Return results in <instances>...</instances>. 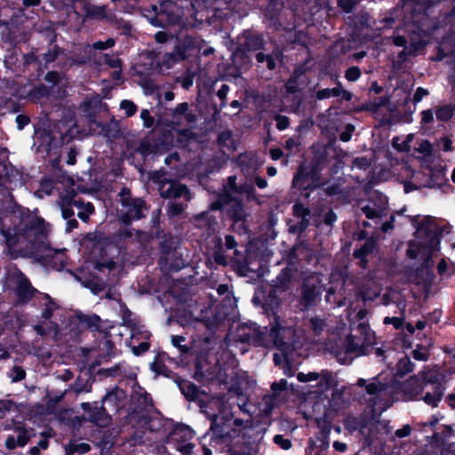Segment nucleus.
<instances>
[{"mask_svg":"<svg viewBox=\"0 0 455 455\" xmlns=\"http://www.w3.org/2000/svg\"><path fill=\"white\" fill-rule=\"evenodd\" d=\"M116 262L111 259L108 260H96L94 263V269L98 270L99 272H104L105 269H108V271H111L116 268Z\"/></svg>","mask_w":455,"mask_h":455,"instance_id":"60","label":"nucleus"},{"mask_svg":"<svg viewBox=\"0 0 455 455\" xmlns=\"http://www.w3.org/2000/svg\"><path fill=\"white\" fill-rule=\"evenodd\" d=\"M91 451L90 444L86 443H76L75 441H70L65 446V455L85 454Z\"/></svg>","mask_w":455,"mask_h":455,"instance_id":"41","label":"nucleus"},{"mask_svg":"<svg viewBox=\"0 0 455 455\" xmlns=\"http://www.w3.org/2000/svg\"><path fill=\"white\" fill-rule=\"evenodd\" d=\"M77 196V192L74 188L66 190V193L60 197V203H65L67 205H74Z\"/></svg>","mask_w":455,"mask_h":455,"instance_id":"61","label":"nucleus"},{"mask_svg":"<svg viewBox=\"0 0 455 455\" xmlns=\"http://www.w3.org/2000/svg\"><path fill=\"white\" fill-rule=\"evenodd\" d=\"M42 37L47 42L48 46H52V44H56L57 41V32L52 27H46L39 31Z\"/></svg>","mask_w":455,"mask_h":455,"instance_id":"52","label":"nucleus"},{"mask_svg":"<svg viewBox=\"0 0 455 455\" xmlns=\"http://www.w3.org/2000/svg\"><path fill=\"white\" fill-rule=\"evenodd\" d=\"M402 390L407 400L422 401L423 397V371L420 377L411 376L402 385Z\"/></svg>","mask_w":455,"mask_h":455,"instance_id":"24","label":"nucleus"},{"mask_svg":"<svg viewBox=\"0 0 455 455\" xmlns=\"http://www.w3.org/2000/svg\"><path fill=\"white\" fill-rule=\"evenodd\" d=\"M120 196L122 205L133 215L135 220H140L144 217L143 210L146 209V202L142 198L132 197L130 189L127 188H122Z\"/></svg>","mask_w":455,"mask_h":455,"instance_id":"23","label":"nucleus"},{"mask_svg":"<svg viewBox=\"0 0 455 455\" xmlns=\"http://www.w3.org/2000/svg\"><path fill=\"white\" fill-rule=\"evenodd\" d=\"M211 210L221 211L226 217L232 221L231 228L238 235H245L249 232V214L242 198L234 196L228 191L220 194L217 199L212 203Z\"/></svg>","mask_w":455,"mask_h":455,"instance_id":"6","label":"nucleus"},{"mask_svg":"<svg viewBox=\"0 0 455 455\" xmlns=\"http://www.w3.org/2000/svg\"><path fill=\"white\" fill-rule=\"evenodd\" d=\"M326 326L323 319L315 316L310 319V327L315 335H320Z\"/></svg>","mask_w":455,"mask_h":455,"instance_id":"55","label":"nucleus"},{"mask_svg":"<svg viewBox=\"0 0 455 455\" xmlns=\"http://www.w3.org/2000/svg\"><path fill=\"white\" fill-rule=\"evenodd\" d=\"M126 396L124 389L115 387L100 402L82 403L81 408L87 414L88 421L100 427H107L112 420L110 412L116 414L124 407Z\"/></svg>","mask_w":455,"mask_h":455,"instance_id":"5","label":"nucleus"},{"mask_svg":"<svg viewBox=\"0 0 455 455\" xmlns=\"http://www.w3.org/2000/svg\"><path fill=\"white\" fill-rule=\"evenodd\" d=\"M323 286L318 277L308 276L304 279L301 285L300 303L309 307L315 303V299L322 294Z\"/></svg>","mask_w":455,"mask_h":455,"instance_id":"21","label":"nucleus"},{"mask_svg":"<svg viewBox=\"0 0 455 455\" xmlns=\"http://www.w3.org/2000/svg\"><path fill=\"white\" fill-rule=\"evenodd\" d=\"M36 292H38V291L32 286L30 281L27 277H24L18 282L15 290L16 303L20 305L28 304Z\"/></svg>","mask_w":455,"mask_h":455,"instance_id":"27","label":"nucleus"},{"mask_svg":"<svg viewBox=\"0 0 455 455\" xmlns=\"http://www.w3.org/2000/svg\"><path fill=\"white\" fill-rule=\"evenodd\" d=\"M0 234L4 237V242L9 249L14 248L20 240L21 235L14 229V233L12 232L11 228H5L3 224L0 227Z\"/></svg>","mask_w":455,"mask_h":455,"instance_id":"40","label":"nucleus"},{"mask_svg":"<svg viewBox=\"0 0 455 455\" xmlns=\"http://www.w3.org/2000/svg\"><path fill=\"white\" fill-rule=\"evenodd\" d=\"M104 63L112 68H122L123 61L118 57L105 53L103 54Z\"/></svg>","mask_w":455,"mask_h":455,"instance_id":"62","label":"nucleus"},{"mask_svg":"<svg viewBox=\"0 0 455 455\" xmlns=\"http://www.w3.org/2000/svg\"><path fill=\"white\" fill-rule=\"evenodd\" d=\"M243 450L237 449L235 445H232L228 447V453L229 455H251L250 451V445L248 443H243L242 447Z\"/></svg>","mask_w":455,"mask_h":455,"instance_id":"63","label":"nucleus"},{"mask_svg":"<svg viewBox=\"0 0 455 455\" xmlns=\"http://www.w3.org/2000/svg\"><path fill=\"white\" fill-rule=\"evenodd\" d=\"M297 379L299 382H308L319 380L316 385L315 393L318 395H322L324 392L333 389L332 399L330 401V410L331 411V417L334 413L338 414L341 410V406L339 404L338 400L341 399V390L336 388L338 382L334 379L332 372L328 370H323L321 373L310 371L308 373L299 372Z\"/></svg>","mask_w":455,"mask_h":455,"instance_id":"11","label":"nucleus"},{"mask_svg":"<svg viewBox=\"0 0 455 455\" xmlns=\"http://www.w3.org/2000/svg\"><path fill=\"white\" fill-rule=\"evenodd\" d=\"M108 333H105L104 339L100 342L99 347L102 354L106 356L111 357L115 355V343L109 339L107 338Z\"/></svg>","mask_w":455,"mask_h":455,"instance_id":"48","label":"nucleus"},{"mask_svg":"<svg viewBox=\"0 0 455 455\" xmlns=\"http://www.w3.org/2000/svg\"><path fill=\"white\" fill-rule=\"evenodd\" d=\"M159 258L157 263L163 271L178 272L185 267L186 263L182 254L175 245L174 237L164 234L158 243Z\"/></svg>","mask_w":455,"mask_h":455,"instance_id":"12","label":"nucleus"},{"mask_svg":"<svg viewBox=\"0 0 455 455\" xmlns=\"http://www.w3.org/2000/svg\"><path fill=\"white\" fill-rule=\"evenodd\" d=\"M405 12H408L406 19L411 27V32L419 37H427L435 29L433 20L427 13L428 9H421L419 4H411L405 0Z\"/></svg>","mask_w":455,"mask_h":455,"instance_id":"13","label":"nucleus"},{"mask_svg":"<svg viewBox=\"0 0 455 455\" xmlns=\"http://www.w3.org/2000/svg\"><path fill=\"white\" fill-rule=\"evenodd\" d=\"M11 213L19 218V222L15 225V230L29 244V249L33 257H43L44 254L52 251L49 239L48 224L45 220L21 205L15 204Z\"/></svg>","mask_w":455,"mask_h":455,"instance_id":"1","label":"nucleus"},{"mask_svg":"<svg viewBox=\"0 0 455 455\" xmlns=\"http://www.w3.org/2000/svg\"><path fill=\"white\" fill-rule=\"evenodd\" d=\"M370 413L363 412L357 417L348 416L343 419V426L350 434L358 431L362 436V447L371 451L377 450L376 443H380V438L391 433L392 427L389 421L380 420L381 413L386 407H376L375 399L371 400Z\"/></svg>","mask_w":455,"mask_h":455,"instance_id":"2","label":"nucleus"},{"mask_svg":"<svg viewBox=\"0 0 455 455\" xmlns=\"http://www.w3.org/2000/svg\"><path fill=\"white\" fill-rule=\"evenodd\" d=\"M370 16L367 12L349 15L347 18H343L346 24L352 28V34H357L363 31L364 28L370 27L369 25Z\"/></svg>","mask_w":455,"mask_h":455,"instance_id":"34","label":"nucleus"},{"mask_svg":"<svg viewBox=\"0 0 455 455\" xmlns=\"http://www.w3.org/2000/svg\"><path fill=\"white\" fill-rule=\"evenodd\" d=\"M167 359L171 361V357L168 355L167 353L163 352L162 354H159L156 356L154 362L150 365V369L152 371H154L156 375H161L168 379H172L174 382L176 380V378L179 377V375L175 372H173L172 370H170L165 363H164V359Z\"/></svg>","mask_w":455,"mask_h":455,"instance_id":"29","label":"nucleus"},{"mask_svg":"<svg viewBox=\"0 0 455 455\" xmlns=\"http://www.w3.org/2000/svg\"><path fill=\"white\" fill-rule=\"evenodd\" d=\"M193 379L202 385L209 384L215 379V372L206 363L196 359Z\"/></svg>","mask_w":455,"mask_h":455,"instance_id":"28","label":"nucleus"},{"mask_svg":"<svg viewBox=\"0 0 455 455\" xmlns=\"http://www.w3.org/2000/svg\"><path fill=\"white\" fill-rule=\"evenodd\" d=\"M101 103V99L99 96H95L84 101V110L91 121L96 117L97 110L100 108Z\"/></svg>","mask_w":455,"mask_h":455,"instance_id":"38","label":"nucleus"},{"mask_svg":"<svg viewBox=\"0 0 455 455\" xmlns=\"http://www.w3.org/2000/svg\"><path fill=\"white\" fill-rule=\"evenodd\" d=\"M85 16L91 19L103 20L106 18V6L86 4L83 8Z\"/></svg>","mask_w":455,"mask_h":455,"instance_id":"39","label":"nucleus"},{"mask_svg":"<svg viewBox=\"0 0 455 455\" xmlns=\"http://www.w3.org/2000/svg\"><path fill=\"white\" fill-rule=\"evenodd\" d=\"M75 318L77 320L78 324L84 329H88L92 331H100L101 319L98 315H86L78 311L76 313Z\"/></svg>","mask_w":455,"mask_h":455,"instance_id":"33","label":"nucleus"},{"mask_svg":"<svg viewBox=\"0 0 455 455\" xmlns=\"http://www.w3.org/2000/svg\"><path fill=\"white\" fill-rule=\"evenodd\" d=\"M365 389L369 395H372L369 399V407L371 408V403H372V402H371V401L373 399H375V401H376V406L378 405L379 395L382 391H384L386 389V385L382 384L380 382H378V383L371 382L365 386Z\"/></svg>","mask_w":455,"mask_h":455,"instance_id":"42","label":"nucleus"},{"mask_svg":"<svg viewBox=\"0 0 455 455\" xmlns=\"http://www.w3.org/2000/svg\"><path fill=\"white\" fill-rule=\"evenodd\" d=\"M170 435L178 443H186L193 439L195 432L187 425L178 424L173 427Z\"/></svg>","mask_w":455,"mask_h":455,"instance_id":"35","label":"nucleus"},{"mask_svg":"<svg viewBox=\"0 0 455 455\" xmlns=\"http://www.w3.org/2000/svg\"><path fill=\"white\" fill-rule=\"evenodd\" d=\"M414 363L411 359L404 355L396 363V375L403 377L413 371Z\"/></svg>","mask_w":455,"mask_h":455,"instance_id":"43","label":"nucleus"},{"mask_svg":"<svg viewBox=\"0 0 455 455\" xmlns=\"http://www.w3.org/2000/svg\"><path fill=\"white\" fill-rule=\"evenodd\" d=\"M153 180L159 184V194L164 199L184 198L186 201L191 199L188 186L177 180H169L164 175L156 173L153 176Z\"/></svg>","mask_w":455,"mask_h":455,"instance_id":"17","label":"nucleus"},{"mask_svg":"<svg viewBox=\"0 0 455 455\" xmlns=\"http://www.w3.org/2000/svg\"><path fill=\"white\" fill-rule=\"evenodd\" d=\"M443 176L442 171H431L427 187L429 188H440L443 184Z\"/></svg>","mask_w":455,"mask_h":455,"instance_id":"50","label":"nucleus"},{"mask_svg":"<svg viewBox=\"0 0 455 455\" xmlns=\"http://www.w3.org/2000/svg\"><path fill=\"white\" fill-rule=\"evenodd\" d=\"M423 37H419V39L416 40L412 37L411 38V43L406 48L409 50V53L415 55L419 51L423 49L426 45V42L422 39Z\"/></svg>","mask_w":455,"mask_h":455,"instance_id":"59","label":"nucleus"},{"mask_svg":"<svg viewBox=\"0 0 455 455\" xmlns=\"http://www.w3.org/2000/svg\"><path fill=\"white\" fill-rule=\"evenodd\" d=\"M236 194H245L247 200L250 201H255L258 204H259V201L256 196V190L254 187L251 184H248L246 182L239 185V188L236 192Z\"/></svg>","mask_w":455,"mask_h":455,"instance_id":"49","label":"nucleus"},{"mask_svg":"<svg viewBox=\"0 0 455 455\" xmlns=\"http://www.w3.org/2000/svg\"><path fill=\"white\" fill-rule=\"evenodd\" d=\"M367 315L365 308H361L355 314V319H351L350 314L347 318L350 323L351 333L348 334L343 342V365L350 364L352 358H348L350 354L355 356L366 355L369 348L375 341V332L371 331L370 324L364 321Z\"/></svg>","mask_w":455,"mask_h":455,"instance_id":"4","label":"nucleus"},{"mask_svg":"<svg viewBox=\"0 0 455 455\" xmlns=\"http://www.w3.org/2000/svg\"><path fill=\"white\" fill-rule=\"evenodd\" d=\"M175 383L181 394L189 402H196L199 398L200 395L203 394V391L196 384L183 379L180 375L176 378Z\"/></svg>","mask_w":455,"mask_h":455,"instance_id":"30","label":"nucleus"},{"mask_svg":"<svg viewBox=\"0 0 455 455\" xmlns=\"http://www.w3.org/2000/svg\"><path fill=\"white\" fill-rule=\"evenodd\" d=\"M197 135L191 128H180L172 126L171 130H164L159 134L160 143L164 145V151H170L173 148L185 149L196 140Z\"/></svg>","mask_w":455,"mask_h":455,"instance_id":"16","label":"nucleus"},{"mask_svg":"<svg viewBox=\"0 0 455 455\" xmlns=\"http://www.w3.org/2000/svg\"><path fill=\"white\" fill-rule=\"evenodd\" d=\"M171 111V124L172 126L181 127L194 124L197 120L196 113L190 108L188 102L178 104Z\"/></svg>","mask_w":455,"mask_h":455,"instance_id":"22","label":"nucleus"},{"mask_svg":"<svg viewBox=\"0 0 455 455\" xmlns=\"http://www.w3.org/2000/svg\"><path fill=\"white\" fill-rule=\"evenodd\" d=\"M155 39L158 44H168L172 46V50L164 55V60L172 63L185 60L196 49V41L188 35L179 37L166 31H158L155 35Z\"/></svg>","mask_w":455,"mask_h":455,"instance_id":"10","label":"nucleus"},{"mask_svg":"<svg viewBox=\"0 0 455 455\" xmlns=\"http://www.w3.org/2000/svg\"><path fill=\"white\" fill-rule=\"evenodd\" d=\"M120 108L124 110L127 117L134 116L138 110L137 105L129 100H123L120 103Z\"/></svg>","mask_w":455,"mask_h":455,"instance_id":"57","label":"nucleus"},{"mask_svg":"<svg viewBox=\"0 0 455 455\" xmlns=\"http://www.w3.org/2000/svg\"><path fill=\"white\" fill-rule=\"evenodd\" d=\"M168 22L169 19L164 12H156L155 16L150 19V23L157 28H164Z\"/></svg>","mask_w":455,"mask_h":455,"instance_id":"64","label":"nucleus"},{"mask_svg":"<svg viewBox=\"0 0 455 455\" xmlns=\"http://www.w3.org/2000/svg\"><path fill=\"white\" fill-rule=\"evenodd\" d=\"M280 305V299L275 295L274 291H271L268 295L264 298V302L262 304V307L266 313L273 315V321L269 323V331L267 333L260 331L259 328L255 327L252 334L241 333L239 335L240 341L243 343H250L251 341H253L259 346H267V343L271 341L278 350H285L287 347V342L284 340V333L287 331V328L281 324L280 317L277 315Z\"/></svg>","mask_w":455,"mask_h":455,"instance_id":"3","label":"nucleus"},{"mask_svg":"<svg viewBox=\"0 0 455 455\" xmlns=\"http://www.w3.org/2000/svg\"><path fill=\"white\" fill-rule=\"evenodd\" d=\"M455 108L451 105H443L435 109V116L440 122H448L454 116Z\"/></svg>","mask_w":455,"mask_h":455,"instance_id":"44","label":"nucleus"},{"mask_svg":"<svg viewBox=\"0 0 455 455\" xmlns=\"http://www.w3.org/2000/svg\"><path fill=\"white\" fill-rule=\"evenodd\" d=\"M48 47L47 52L41 55L43 67L44 68H48L51 63L54 62L60 55L64 53V49L60 47L58 44H52Z\"/></svg>","mask_w":455,"mask_h":455,"instance_id":"36","label":"nucleus"},{"mask_svg":"<svg viewBox=\"0 0 455 455\" xmlns=\"http://www.w3.org/2000/svg\"><path fill=\"white\" fill-rule=\"evenodd\" d=\"M319 126L328 137L325 148L315 151L312 162L321 166L327 157V148L335 149L338 139L341 140V108L339 106L330 107L325 113L318 116Z\"/></svg>","mask_w":455,"mask_h":455,"instance_id":"7","label":"nucleus"},{"mask_svg":"<svg viewBox=\"0 0 455 455\" xmlns=\"http://www.w3.org/2000/svg\"><path fill=\"white\" fill-rule=\"evenodd\" d=\"M230 60V65L232 66L231 68H233V72H231L230 75L235 77L240 76L242 70L247 69L251 63L249 52L244 50L239 44H237L235 50L232 52Z\"/></svg>","mask_w":455,"mask_h":455,"instance_id":"25","label":"nucleus"},{"mask_svg":"<svg viewBox=\"0 0 455 455\" xmlns=\"http://www.w3.org/2000/svg\"><path fill=\"white\" fill-rule=\"evenodd\" d=\"M339 94H341V83L338 81L336 87L332 89L325 88L317 91L315 93V100H322L332 96L338 97Z\"/></svg>","mask_w":455,"mask_h":455,"instance_id":"45","label":"nucleus"},{"mask_svg":"<svg viewBox=\"0 0 455 455\" xmlns=\"http://www.w3.org/2000/svg\"><path fill=\"white\" fill-rule=\"evenodd\" d=\"M84 286L92 291L95 295H99L106 288V283L101 279H91L84 283Z\"/></svg>","mask_w":455,"mask_h":455,"instance_id":"51","label":"nucleus"},{"mask_svg":"<svg viewBox=\"0 0 455 455\" xmlns=\"http://www.w3.org/2000/svg\"><path fill=\"white\" fill-rule=\"evenodd\" d=\"M375 246L376 242L372 238H368L360 248L355 249L353 256L355 259H358L357 264L362 269H366L368 267L369 261L367 257L372 252Z\"/></svg>","mask_w":455,"mask_h":455,"instance_id":"31","label":"nucleus"},{"mask_svg":"<svg viewBox=\"0 0 455 455\" xmlns=\"http://www.w3.org/2000/svg\"><path fill=\"white\" fill-rule=\"evenodd\" d=\"M238 44L247 52L267 51L264 34L255 29H245L238 36Z\"/></svg>","mask_w":455,"mask_h":455,"instance_id":"20","label":"nucleus"},{"mask_svg":"<svg viewBox=\"0 0 455 455\" xmlns=\"http://www.w3.org/2000/svg\"><path fill=\"white\" fill-rule=\"evenodd\" d=\"M244 429L243 419H234L232 412L223 411L212 417L209 431L216 443H228L239 437Z\"/></svg>","mask_w":455,"mask_h":455,"instance_id":"8","label":"nucleus"},{"mask_svg":"<svg viewBox=\"0 0 455 455\" xmlns=\"http://www.w3.org/2000/svg\"><path fill=\"white\" fill-rule=\"evenodd\" d=\"M259 52L255 55L256 61L259 68H266L268 70H274L276 68L277 62L283 60V51L278 47L275 48L268 53Z\"/></svg>","mask_w":455,"mask_h":455,"instance_id":"26","label":"nucleus"},{"mask_svg":"<svg viewBox=\"0 0 455 455\" xmlns=\"http://www.w3.org/2000/svg\"><path fill=\"white\" fill-rule=\"evenodd\" d=\"M225 248L227 250L234 249V256L230 259L231 268L240 276L247 275L250 271L247 255L240 252L237 247V242L232 235L225 236Z\"/></svg>","mask_w":455,"mask_h":455,"instance_id":"19","label":"nucleus"},{"mask_svg":"<svg viewBox=\"0 0 455 455\" xmlns=\"http://www.w3.org/2000/svg\"><path fill=\"white\" fill-rule=\"evenodd\" d=\"M15 432L18 433L16 440L19 447H24L30 441L31 435H28L27 428L23 426L16 427Z\"/></svg>","mask_w":455,"mask_h":455,"instance_id":"53","label":"nucleus"},{"mask_svg":"<svg viewBox=\"0 0 455 455\" xmlns=\"http://www.w3.org/2000/svg\"><path fill=\"white\" fill-rule=\"evenodd\" d=\"M411 225L417 231L427 229V226L431 223V217L426 216L423 220L419 221V216L410 217Z\"/></svg>","mask_w":455,"mask_h":455,"instance_id":"58","label":"nucleus"},{"mask_svg":"<svg viewBox=\"0 0 455 455\" xmlns=\"http://www.w3.org/2000/svg\"><path fill=\"white\" fill-rule=\"evenodd\" d=\"M292 271L289 267H284L276 276L277 286L283 289L288 288L289 284L292 280Z\"/></svg>","mask_w":455,"mask_h":455,"instance_id":"46","label":"nucleus"},{"mask_svg":"<svg viewBox=\"0 0 455 455\" xmlns=\"http://www.w3.org/2000/svg\"><path fill=\"white\" fill-rule=\"evenodd\" d=\"M447 382L445 371L438 367L423 371L422 401L432 408L437 407L443 398Z\"/></svg>","mask_w":455,"mask_h":455,"instance_id":"9","label":"nucleus"},{"mask_svg":"<svg viewBox=\"0 0 455 455\" xmlns=\"http://www.w3.org/2000/svg\"><path fill=\"white\" fill-rule=\"evenodd\" d=\"M321 166L318 163L311 161L309 165L305 163L299 164L298 171L292 179V187L301 191L306 197L316 188L319 187V172Z\"/></svg>","mask_w":455,"mask_h":455,"instance_id":"15","label":"nucleus"},{"mask_svg":"<svg viewBox=\"0 0 455 455\" xmlns=\"http://www.w3.org/2000/svg\"><path fill=\"white\" fill-rule=\"evenodd\" d=\"M291 44H295V45H299L303 48L307 47L309 38H308V36L307 33H305L301 30H299V31L295 30V31L291 32Z\"/></svg>","mask_w":455,"mask_h":455,"instance_id":"47","label":"nucleus"},{"mask_svg":"<svg viewBox=\"0 0 455 455\" xmlns=\"http://www.w3.org/2000/svg\"><path fill=\"white\" fill-rule=\"evenodd\" d=\"M50 92L51 91L49 87H47L44 84H39L32 88L30 94L36 99H42L44 97H48Z\"/></svg>","mask_w":455,"mask_h":455,"instance_id":"56","label":"nucleus"},{"mask_svg":"<svg viewBox=\"0 0 455 455\" xmlns=\"http://www.w3.org/2000/svg\"><path fill=\"white\" fill-rule=\"evenodd\" d=\"M153 406V400L150 394L138 385L137 388L134 389V394L131 397L132 414L148 422L149 420L148 411Z\"/></svg>","mask_w":455,"mask_h":455,"instance_id":"18","label":"nucleus"},{"mask_svg":"<svg viewBox=\"0 0 455 455\" xmlns=\"http://www.w3.org/2000/svg\"><path fill=\"white\" fill-rule=\"evenodd\" d=\"M136 153L140 154L143 160H146L150 155H156L158 153H165L164 151V145L160 143L159 135L155 140L154 143L149 140H143L140 142L138 148L135 150Z\"/></svg>","mask_w":455,"mask_h":455,"instance_id":"32","label":"nucleus"},{"mask_svg":"<svg viewBox=\"0 0 455 455\" xmlns=\"http://www.w3.org/2000/svg\"><path fill=\"white\" fill-rule=\"evenodd\" d=\"M320 431L315 440L310 438L306 449L307 455H325L330 444V434L332 428L331 411L325 410L323 416L316 419Z\"/></svg>","mask_w":455,"mask_h":455,"instance_id":"14","label":"nucleus"},{"mask_svg":"<svg viewBox=\"0 0 455 455\" xmlns=\"http://www.w3.org/2000/svg\"><path fill=\"white\" fill-rule=\"evenodd\" d=\"M292 214L296 218L307 219L310 215V210L302 203L296 202L292 206Z\"/></svg>","mask_w":455,"mask_h":455,"instance_id":"54","label":"nucleus"},{"mask_svg":"<svg viewBox=\"0 0 455 455\" xmlns=\"http://www.w3.org/2000/svg\"><path fill=\"white\" fill-rule=\"evenodd\" d=\"M390 102L388 95L375 98L373 100H369L363 104V109L371 113H377L381 107L387 106Z\"/></svg>","mask_w":455,"mask_h":455,"instance_id":"37","label":"nucleus"}]
</instances>
